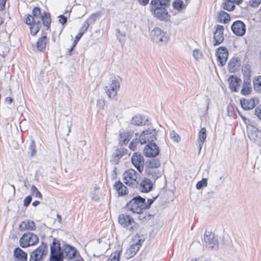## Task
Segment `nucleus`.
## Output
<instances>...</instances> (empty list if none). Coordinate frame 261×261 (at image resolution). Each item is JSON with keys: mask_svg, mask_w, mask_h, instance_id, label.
<instances>
[{"mask_svg": "<svg viewBox=\"0 0 261 261\" xmlns=\"http://www.w3.org/2000/svg\"><path fill=\"white\" fill-rule=\"evenodd\" d=\"M150 10L153 13L154 16L158 19L165 21H167L170 19V16L165 8L151 6Z\"/></svg>", "mask_w": 261, "mask_h": 261, "instance_id": "nucleus-12", "label": "nucleus"}, {"mask_svg": "<svg viewBox=\"0 0 261 261\" xmlns=\"http://www.w3.org/2000/svg\"><path fill=\"white\" fill-rule=\"evenodd\" d=\"M129 148L130 149L133 150H134L135 149V146L133 144V143H132L130 145H129Z\"/></svg>", "mask_w": 261, "mask_h": 261, "instance_id": "nucleus-61", "label": "nucleus"}, {"mask_svg": "<svg viewBox=\"0 0 261 261\" xmlns=\"http://www.w3.org/2000/svg\"><path fill=\"white\" fill-rule=\"evenodd\" d=\"M126 207L133 213L140 214L147 208V205L145 202V199L138 196L130 200L127 203Z\"/></svg>", "mask_w": 261, "mask_h": 261, "instance_id": "nucleus-3", "label": "nucleus"}, {"mask_svg": "<svg viewBox=\"0 0 261 261\" xmlns=\"http://www.w3.org/2000/svg\"><path fill=\"white\" fill-rule=\"evenodd\" d=\"M7 0H0V9H3L5 6Z\"/></svg>", "mask_w": 261, "mask_h": 261, "instance_id": "nucleus-57", "label": "nucleus"}, {"mask_svg": "<svg viewBox=\"0 0 261 261\" xmlns=\"http://www.w3.org/2000/svg\"><path fill=\"white\" fill-rule=\"evenodd\" d=\"M215 29L216 30L214 33V45L216 46L221 44L224 40V28L222 25H217Z\"/></svg>", "mask_w": 261, "mask_h": 261, "instance_id": "nucleus-17", "label": "nucleus"}, {"mask_svg": "<svg viewBox=\"0 0 261 261\" xmlns=\"http://www.w3.org/2000/svg\"><path fill=\"white\" fill-rule=\"evenodd\" d=\"M47 42V37L46 36H43L40 38L36 43L37 49L40 51H44L46 48Z\"/></svg>", "mask_w": 261, "mask_h": 261, "instance_id": "nucleus-29", "label": "nucleus"}, {"mask_svg": "<svg viewBox=\"0 0 261 261\" xmlns=\"http://www.w3.org/2000/svg\"><path fill=\"white\" fill-rule=\"evenodd\" d=\"M47 253V247L44 245H41L32 252L29 261H43Z\"/></svg>", "mask_w": 261, "mask_h": 261, "instance_id": "nucleus-11", "label": "nucleus"}, {"mask_svg": "<svg viewBox=\"0 0 261 261\" xmlns=\"http://www.w3.org/2000/svg\"><path fill=\"white\" fill-rule=\"evenodd\" d=\"M120 88V83L118 78L112 76L107 86L105 87V91L109 98L115 99L117 92Z\"/></svg>", "mask_w": 261, "mask_h": 261, "instance_id": "nucleus-4", "label": "nucleus"}, {"mask_svg": "<svg viewBox=\"0 0 261 261\" xmlns=\"http://www.w3.org/2000/svg\"><path fill=\"white\" fill-rule=\"evenodd\" d=\"M149 174L151 175L154 179H157L161 176V172L158 170L154 171L153 170H149L148 171Z\"/></svg>", "mask_w": 261, "mask_h": 261, "instance_id": "nucleus-47", "label": "nucleus"}, {"mask_svg": "<svg viewBox=\"0 0 261 261\" xmlns=\"http://www.w3.org/2000/svg\"><path fill=\"white\" fill-rule=\"evenodd\" d=\"M32 201V197L31 196H28L23 200V205L24 206L27 207Z\"/></svg>", "mask_w": 261, "mask_h": 261, "instance_id": "nucleus-51", "label": "nucleus"}, {"mask_svg": "<svg viewBox=\"0 0 261 261\" xmlns=\"http://www.w3.org/2000/svg\"><path fill=\"white\" fill-rule=\"evenodd\" d=\"M139 3L143 6L146 5L148 2L149 0H138Z\"/></svg>", "mask_w": 261, "mask_h": 261, "instance_id": "nucleus-56", "label": "nucleus"}, {"mask_svg": "<svg viewBox=\"0 0 261 261\" xmlns=\"http://www.w3.org/2000/svg\"><path fill=\"white\" fill-rule=\"evenodd\" d=\"M144 242V239L138 235L135 236L132 239L129 247L125 251L124 256L128 259L134 256L139 251Z\"/></svg>", "mask_w": 261, "mask_h": 261, "instance_id": "nucleus-5", "label": "nucleus"}, {"mask_svg": "<svg viewBox=\"0 0 261 261\" xmlns=\"http://www.w3.org/2000/svg\"><path fill=\"white\" fill-rule=\"evenodd\" d=\"M243 0H233V1L237 4H240L242 2Z\"/></svg>", "mask_w": 261, "mask_h": 261, "instance_id": "nucleus-63", "label": "nucleus"}, {"mask_svg": "<svg viewBox=\"0 0 261 261\" xmlns=\"http://www.w3.org/2000/svg\"><path fill=\"white\" fill-rule=\"evenodd\" d=\"M216 54L220 65L223 66L226 63L228 57L227 49L224 47H220L217 49Z\"/></svg>", "mask_w": 261, "mask_h": 261, "instance_id": "nucleus-18", "label": "nucleus"}, {"mask_svg": "<svg viewBox=\"0 0 261 261\" xmlns=\"http://www.w3.org/2000/svg\"><path fill=\"white\" fill-rule=\"evenodd\" d=\"M161 165L160 161L158 159H152L150 160L148 165V168L149 170H153L154 169H156L159 168Z\"/></svg>", "mask_w": 261, "mask_h": 261, "instance_id": "nucleus-35", "label": "nucleus"}, {"mask_svg": "<svg viewBox=\"0 0 261 261\" xmlns=\"http://www.w3.org/2000/svg\"><path fill=\"white\" fill-rule=\"evenodd\" d=\"M91 197H92V198L93 199H94V200H98V199H99V196H97V195H94V196L92 195V196H91Z\"/></svg>", "mask_w": 261, "mask_h": 261, "instance_id": "nucleus-60", "label": "nucleus"}, {"mask_svg": "<svg viewBox=\"0 0 261 261\" xmlns=\"http://www.w3.org/2000/svg\"><path fill=\"white\" fill-rule=\"evenodd\" d=\"M153 188V184L152 181L148 179L145 178L140 184V190L142 192L148 193Z\"/></svg>", "mask_w": 261, "mask_h": 261, "instance_id": "nucleus-23", "label": "nucleus"}, {"mask_svg": "<svg viewBox=\"0 0 261 261\" xmlns=\"http://www.w3.org/2000/svg\"><path fill=\"white\" fill-rule=\"evenodd\" d=\"M170 137L171 139L176 142H179L180 140V137L174 130H172L170 133Z\"/></svg>", "mask_w": 261, "mask_h": 261, "instance_id": "nucleus-48", "label": "nucleus"}, {"mask_svg": "<svg viewBox=\"0 0 261 261\" xmlns=\"http://www.w3.org/2000/svg\"><path fill=\"white\" fill-rule=\"evenodd\" d=\"M156 132L155 129H148L143 132L140 136L139 140L141 144L146 143H152L155 138Z\"/></svg>", "mask_w": 261, "mask_h": 261, "instance_id": "nucleus-13", "label": "nucleus"}, {"mask_svg": "<svg viewBox=\"0 0 261 261\" xmlns=\"http://www.w3.org/2000/svg\"><path fill=\"white\" fill-rule=\"evenodd\" d=\"M59 22L62 25L65 24L67 22V17L63 15H60L59 16Z\"/></svg>", "mask_w": 261, "mask_h": 261, "instance_id": "nucleus-52", "label": "nucleus"}, {"mask_svg": "<svg viewBox=\"0 0 261 261\" xmlns=\"http://www.w3.org/2000/svg\"><path fill=\"white\" fill-rule=\"evenodd\" d=\"M204 240L206 244V247L211 249L218 248L217 241L214 234L206 231L204 235Z\"/></svg>", "mask_w": 261, "mask_h": 261, "instance_id": "nucleus-14", "label": "nucleus"}, {"mask_svg": "<svg viewBox=\"0 0 261 261\" xmlns=\"http://www.w3.org/2000/svg\"><path fill=\"white\" fill-rule=\"evenodd\" d=\"M132 138V134L129 132H124L120 134V139L124 144H127Z\"/></svg>", "mask_w": 261, "mask_h": 261, "instance_id": "nucleus-37", "label": "nucleus"}, {"mask_svg": "<svg viewBox=\"0 0 261 261\" xmlns=\"http://www.w3.org/2000/svg\"><path fill=\"white\" fill-rule=\"evenodd\" d=\"M248 135L250 139L256 141L261 138V131L256 128H253L251 132H248Z\"/></svg>", "mask_w": 261, "mask_h": 261, "instance_id": "nucleus-33", "label": "nucleus"}, {"mask_svg": "<svg viewBox=\"0 0 261 261\" xmlns=\"http://www.w3.org/2000/svg\"><path fill=\"white\" fill-rule=\"evenodd\" d=\"M11 187L13 189V195H15V187H14V186L13 185H11Z\"/></svg>", "mask_w": 261, "mask_h": 261, "instance_id": "nucleus-64", "label": "nucleus"}, {"mask_svg": "<svg viewBox=\"0 0 261 261\" xmlns=\"http://www.w3.org/2000/svg\"><path fill=\"white\" fill-rule=\"evenodd\" d=\"M97 106L99 109H103L105 106V100L102 99H98L97 101Z\"/></svg>", "mask_w": 261, "mask_h": 261, "instance_id": "nucleus-54", "label": "nucleus"}, {"mask_svg": "<svg viewBox=\"0 0 261 261\" xmlns=\"http://www.w3.org/2000/svg\"><path fill=\"white\" fill-rule=\"evenodd\" d=\"M240 103L243 109L248 110L252 109L255 106L254 99H243L240 100Z\"/></svg>", "mask_w": 261, "mask_h": 261, "instance_id": "nucleus-25", "label": "nucleus"}, {"mask_svg": "<svg viewBox=\"0 0 261 261\" xmlns=\"http://www.w3.org/2000/svg\"><path fill=\"white\" fill-rule=\"evenodd\" d=\"M30 25L31 33L33 36H35L39 32L42 25V23L38 24L37 23H32V24Z\"/></svg>", "mask_w": 261, "mask_h": 261, "instance_id": "nucleus-39", "label": "nucleus"}, {"mask_svg": "<svg viewBox=\"0 0 261 261\" xmlns=\"http://www.w3.org/2000/svg\"><path fill=\"white\" fill-rule=\"evenodd\" d=\"M89 27L88 23L86 22L85 24H84L82 29L83 31L80 32L75 37V40L73 42V44L70 49V51H71L73 49V48L75 47L76 44H77V42L79 41V40L81 39L82 36H83L84 33L87 30L88 27Z\"/></svg>", "mask_w": 261, "mask_h": 261, "instance_id": "nucleus-30", "label": "nucleus"}, {"mask_svg": "<svg viewBox=\"0 0 261 261\" xmlns=\"http://www.w3.org/2000/svg\"><path fill=\"white\" fill-rule=\"evenodd\" d=\"M170 0H151V6L159 8L167 7L170 5Z\"/></svg>", "mask_w": 261, "mask_h": 261, "instance_id": "nucleus-26", "label": "nucleus"}, {"mask_svg": "<svg viewBox=\"0 0 261 261\" xmlns=\"http://www.w3.org/2000/svg\"><path fill=\"white\" fill-rule=\"evenodd\" d=\"M31 192L33 196L38 198H42V195L40 193V192L38 191L36 187L34 185L32 186L31 188Z\"/></svg>", "mask_w": 261, "mask_h": 261, "instance_id": "nucleus-42", "label": "nucleus"}, {"mask_svg": "<svg viewBox=\"0 0 261 261\" xmlns=\"http://www.w3.org/2000/svg\"><path fill=\"white\" fill-rule=\"evenodd\" d=\"M151 40L159 45H163L168 41L166 33L159 28H154L150 34Z\"/></svg>", "mask_w": 261, "mask_h": 261, "instance_id": "nucleus-8", "label": "nucleus"}, {"mask_svg": "<svg viewBox=\"0 0 261 261\" xmlns=\"http://www.w3.org/2000/svg\"><path fill=\"white\" fill-rule=\"evenodd\" d=\"M239 66V63L236 59H233L231 60L228 65V70L231 72H235Z\"/></svg>", "mask_w": 261, "mask_h": 261, "instance_id": "nucleus-36", "label": "nucleus"}, {"mask_svg": "<svg viewBox=\"0 0 261 261\" xmlns=\"http://www.w3.org/2000/svg\"><path fill=\"white\" fill-rule=\"evenodd\" d=\"M14 257L15 261H27V254L19 248H16L14 250Z\"/></svg>", "mask_w": 261, "mask_h": 261, "instance_id": "nucleus-24", "label": "nucleus"}, {"mask_svg": "<svg viewBox=\"0 0 261 261\" xmlns=\"http://www.w3.org/2000/svg\"><path fill=\"white\" fill-rule=\"evenodd\" d=\"M252 88L251 84L247 81H244L241 90V93L244 95H248L251 94Z\"/></svg>", "mask_w": 261, "mask_h": 261, "instance_id": "nucleus-28", "label": "nucleus"}, {"mask_svg": "<svg viewBox=\"0 0 261 261\" xmlns=\"http://www.w3.org/2000/svg\"><path fill=\"white\" fill-rule=\"evenodd\" d=\"M207 180L206 178H203L201 180L198 181L196 184V188L198 190L203 187H207Z\"/></svg>", "mask_w": 261, "mask_h": 261, "instance_id": "nucleus-46", "label": "nucleus"}, {"mask_svg": "<svg viewBox=\"0 0 261 261\" xmlns=\"http://www.w3.org/2000/svg\"><path fill=\"white\" fill-rule=\"evenodd\" d=\"M13 101V99L10 97H7L5 99V102L8 104H11Z\"/></svg>", "mask_w": 261, "mask_h": 261, "instance_id": "nucleus-58", "label": "nucleus"}, {"mask_svg": "<svg viewBox=\"0 0 261 261\" xmlns=\"http://www.w3.org/2000/svg\"><path fill=\"white\" fill-rule=\"evenodd\" d=\"M140 178V174L133 169H129L125 171L123 174L124 182L127 186L132 187L137 186L139 182Z\"/></svg>", "mask_w": 261, "mask_h": 261, "instance_id": "nucleus-6", "label": "nucleus"}, {"mask_svg": "<svg viewBox=\"0 0 261 261\" xmlns=\"http://www.w3.org/2000/svg\"><path fill=\"white\" fill-rule=\"evenodd\" d=\"M255 115L261 120V105L257 106L255 109Z\"/></svg>", "mask_w": 261, "mask_h": 261, "instance_id": "nucleus-50", "label": "nucleus"}, {"mask_svg": "<svg viewBox=\"0 0 261 261\" xmlns=\"http://www.w3.org/2000/svg\"><path fill=\"white\" fill-rule=\"evenodd\" d=\"M123 156V153L120 150H117L116 153L114 156V160L115 161H118Z\"/></svg>", "mask_w": 261, "mask_h": 261, "instance_id": "nucleus-53", "label": "nucleus"}, {"mask_svg": "<svg viewBox=\"0 0 261 261\" xmlns=\"http://www.w3.org/2000/svg\"><path fill=\"white\" fill-rule=\"evenodd\" d=\"M227 81L228 87L232 92H237L239 91L242 83V81L240 78L238 77L237 75H231Z\"/></svg>", "mask_w": 261, "mask_h": 261, "instance_id": "nucleus-19", "label": "nucleus"}, {"mask_svg": "<svg viewBox=\"0 0 261 261\" xmlns=\"http://www.w3.org/2000/svg\"><path fill=\"white\" fill-rule=\"evenodd\" d=\"M146 120L141 115H137L132 118L130 123L136 125H141L145 124Z\"/></svg>", "mask_w": 261, "mask_h": 261, "instance_id": "nucleus-32", "label": "nucleus"}, {"mask_svg": "<svg viewBox=\"0 0 261 261\" xmlns=\"http://www.w3.org/2000/svg\"><path fill=\"white\" fill-rule=\"evenodd\" d=\"M243 75L246 78H249L251 75V67L249 65H245L242 67Z\"/></svg>", "mask_w": 261, "mask_h": 261, "instance_id": "nucleus-41", "label": "nucleus"}, {"mask_svg": "<svg viewBox=\"0 0 261 261\" xmlns=\"http://www.w3.org/2000/svg\"><path fill=\"white\" fill-rule=\"evenodd\" d=\"M40 203L39 201L36 200L33 202L32 205L34 206H37Z\"/></svg>", "mask_w": 261, "mask_h": 261, "instance_id": "nucleus-59", "label": "nucleus"}, {"mask_svg": "<svg viewBox=\"0 0 261 261\" xmlns=\"http://www.w3.org/2000/svg\"><path fill=\"white\" fill-rule=\"evenodd\" d=\"M19 229L20 231H32L36 229V225L33 221L25 220L20 223Z\"/></svg>", "mask_w": 261, "mask_h": 261, "instance_id": "nucleus-21", "label": "nucleus"}, {"mask_svg": "<svg viewBox=\"0 0 261 261\" xmlns=\"http://www.w3.org/2000/svg\"><path fill=\"white\" fill-rule=\"evenodd\" d=\"M157 197H158V196H156V197L153 198V199H148V200H147L148 203H146L147 205V208H148L150 206V205L153 202L154 200L157 198Z\"/></svg>", "mask_w": 261, "mask_h": 261, "instance_id": "nucleus-55", "label": "nucleus"}, {"mask_svg": "<svg viewBox=\"0 0 261 261\" xmlns=\"http://www.w3.org/2000/svg\"><path fill=\"white\" fill-rule=\"evenodd\" d=\"M114 186L119 195H123L127 194L126 187L120 181L116 182Z\"/></svg>", "mask_w": 261, "mask_h": 261, "instance_id": "nucleus-27", "label": "nucleus"}, {"mask_svg": "<svg viewBox=\"0 0 261 261\" xmlns=\"http://www.w3.org/2000/svg\"><path fill=\"white\" fill-rule=\"evenodd\" d=\"M120 253V251H115L111 254L109 258L107 260V261H119Z\"/></svg>", "mask_w": 261, "mask_h": 261, "instance_id": "nucleus-40", "label": "nucleus"}, {"mask_svg": "<svg viewBox=\"0 0 261 261\" xmlns=\"http://www.w3.org/2000/svg\"><path fill=\"white\" fill-rule=\"evenodd\" d=\"M118 222L122 226L132 232L136 230L138 228V225L132 217L126 214H122L119 216Z\"/></svg>", "mask_w": 261, "mask_h": 261, "instance_id": "nucleus-7", "label": "nucleus"}, {"mask_svg": "<svg viewBox=\"0 0 261 261\" xmlns=\"http://www.w3.org/2000/svg\"><path fill=\"white\" fill-rule=\"evenodd\" d=\"M254 88L257 90H261V76H258L253 81Z\"/></svg>", "mask_w": 261, "mask_h": 261, "instance_id": "nucleus-43", "label": "nucleus"}, {"mask_svg": "<svg viewBox=\"0 0 261 261\" xmlns=\"http://www.w3.org/2000/svg\"><path fill=\"white\" fill-rule=\"evenodd\" d=\"M206 129L205 127L201 128L198 134V139H197V145L199 148V152L200 151L202 145L205 142V140L206 138Z\"/></svg>", "mask_w": 261, "mask_h": 261, "instance_id": "nucleus-22", "label": "nucleus"}, {"mask_svg": "<svg viewBox=\"0 0 261 261\" xmlns=\"http://www.w3.org/2000/svg\"><path fill=\"white\" fill-rule=\"evenodd\" d=\"M235 7L234 4L231 0H226L223 4V8L227 11H232Z\"/></svg>", "mask_w": 261, "mask_h": 261, "instance_id": "nucleus-38", "label": "nucleus"}, {"mask_svg": "<svg viewBox=\"0 0 261 261\" xmlns=\"http://www.w3.org/2000/svg\"><path fill=\"white\" fill-rule=\"evenodd\" d=\"M110 247L109 240L107 239H99L94 246V256H100L105 253Z\"/></svg>", "mask_w": 261, "mask_h": 261, "instance_id": "nucleus-10", "label": "nucleus"}, {"mask_svg": "<svg viewBox=\"0 0 261 261\" xmlns=\"http://www.w3.org/2000/svg\"><path fill=\"white\" fill-rule=\"evenodd\" d=\"M193 56L194 57V58L197 60L201 59L203 57V54L202 51L198 49H195L193 50Z\"/></svg>", "mask_w": 261, "mask_h": 261, "instance_id": "nucleus-44", "label": "nucleus"}, {"mask_svg": "<svg viewBox=\"0 0 261 261\" xmlns=\"http://www.w3.org/2000/svg\"><path fill=\"white\" fill-rule=\"evenodd\" d=\"M79 254L75 248L68 245H64L62 246L55 241L50 246V261H63V258H65L68 260H71Z\"/></svg>", "mask_w": 261, "mask_h": 261, "instance_id": "nucleus-1", "label": "nucleus"}, {"mask_svg": "<svg viewBox=\"0 0 261 261\" xmlns=\"http://www.w3.org/2000/svg\"><path fill=\"white\" fill-rule=\"evenodd\" d=\"M74 261H84L83 258L80 256H79L78 258Z\"/></svg>", "mask_w": 261, "mask_h": 261, "instance_id": "nucleus-62", "label": "nucleus"}, {"mask_svg": "<svg viewBox=\"0 0 261 261\" xmlns=\"http://www.w3.org/2000/svg\"><path fill=\"white\" fill-rule=\"evenodd\" d=\"M159 147L154 143H148L144 149V153L147 157L155 156L159 154Z\"/></svg>", "mask_w": 261, "mask_h": 261, "instance_id": "nucleus-16", "label": "nucleus"}, {"mask_svg": "<svg viewBox=\"0 0 261 261\" xmlns=\"http://www.w3.org/2000/svg\"><path fill=\"white\" fill-rule=\"evenodd\" d=\"M231 30L237 36H242L246 32L245 24L241 21H236L231 25Z\"/></svg>", "mask_w": 261, "mask_h": 261, "instance_id": "nucleus-20", "label": "nucleus"}, {"mask_svg": "<svg viewBox=\"0 0 261 261\" xmlns=\"http://www.w3.org/2000/svg\"><path fill=\"white\" fill-rule=\"evenodd\" d=\"M187 4L181 0H175L173 3V7L174 9L178 11L184 9Z\"/></svg>", "mask_w": 261, "mask_h": 261, "instance_id": "nucleus-34", "label": "nucleus"}, {"mask_svg": "<svg viewBox=\"0 0 261 261\" xmlns=\"http://www.w3.org/2000/svg\"><path fill=\"white\" fill-rule=\"evenodd\" d=\"M217 18L219 22L226 23L230 20V16L226 12L221 11L218 13Z\"/></svg>", "mask_w": 261, "mask_h": 261, "instance_id": "nucleus-31", "label": "nucleus"}, {"mask_svg": "<svg viewBox=\"0 0 261 261\" xmlns=\"http://www.w3.org/2000/svg\"><path fill=\"white\" fill-rule=\"evenodd\" d=\"M261 3V0H249V5L252 8L257 7Z\"/></svg>", "mask_w": 261, "mask_h": 261, "instance_id": "nucleus-49", "label": "nucleus"}, {"mask_svg": "<svg viewBox=\"0 0 261 261\" xmlns=\"http://www.w3.org/2000/svg\"><path fill=\"white\" fill-rule=\"evenodd\" d=\"M42 23L44 26L49 28L51 22L50 14L45 12H41L40 8L34 7L32 11V15H29L25 19V22L29 25L32 23Z\"/></svg>", "mask_w": 261, "mask_h": 261, "instance_id": "nucleus-2", "label": "nucleus"}, {"mask_svg": "<svg viewBox=\"0 0 261 261\" xmlns=\"http://www.w3.org/2000/svg\"><path fill=\"white\" fill-rule=\"evenodd\" d=\"M29 150L30 151L31 157L34 156L36 154V147L33 140L30 141L29 143Z\"/></svg>", "mask_w": 261, "mask_h": 261, "instance_id": "nucleus-45", "label": "nucleus"}, {"mask_svg": "<svg viewBox=\"0 0 261 261\" xmlns=\"http://www.w3.org/2000/svg\"><path fill=\"white\" fill-rule=\"evenodd\" d=\"M132 162L140 173L143 172L144 166V159L141 154L134 153L132 156Z\"/></svg>", "mask_w": 261, "mask_h": 261, "instance_id": "nucleus-15", "label": "nucleus"}, {"mask_svg": "<svg viewBox=\"0 0 261 261\" xmlns=\"http://www.w3.org/2000/svg\"><path fill=\"white\" fill-rule=\"evenodd\" d=\"M38 237L33 233H24L19 240L20 245L23 248L33 246L38 243Z\"/></svg>", "mask_w": 261, "mask_h": 261, "instance_id": "nucleus-9", "label": "nucleus"}]
</instances>
